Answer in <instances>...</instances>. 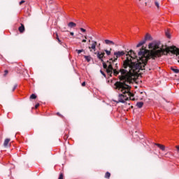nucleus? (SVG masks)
Here are the masks:
<instances>
[{
    "mask_svg": "<svg viewBox=\"0 0 179 179\" xmlns=\"http://www.w3.org/2000/svg\"><path fill=\"white\" fill-rule=\"evenodd\" d=\"M127 59L123 62L122 69H115L113 68V63H109V65L108 66V69L106 70V72L109 76H113V75L115 76H122V73H121V71H125L126 73H129V75H133L131 76V82H134V79H135V77L138 76V73L141 72V71H143L142 69V66L141 65V63L137 62H133L132 59H135V58H138L136 56V54L134 50H131L129 52H127ZM129 56V57H128Z\"/></svg>",
    "mask_w": 179,
    "mask_h": 179,
    "instance_id": "1",
    "label": "nucleus"
},
{
    "mask_svg": "<svg viewBox=\"0 0 179 179\" xmlns=\"http://www.w3.org/2000/svg\"><path fill=\"white\" fill-rule=\"evenodd\" d=\"M122 76H120V80L117 81L114 86L115 90L121 92L123 94H128L129 97V100H132V101H135V98L134 97V94L131 92V86L128 85V83H132V74H129L125 72V70H121Z\"/></svg>",
    "mask_w": 179,
    "mask_h": 179,
    "instance_id": "2",
    "label": "nucleus"
},
{
    "mask_svg": "<svg viewBox=\"0 0 179 179\" xmlns=\"http://www.w3.org/2000/svg\"><path fill=\"white\" fill-rule=\"evenodd\" d=\"M125 55V52L124 50L122 51H117L114 52V59L110 58L109 60L107 61L108 64H113V62H115L120 57H124Z\"/></svg>",
    "mask_w": 179,
    "mask_h": 179,
    "instance_id": "3",
    "label": "nucleus"
},
{
    "mask_svg": "<svg viewBox=\"0 0 179 179\" xmlns=\"http://www.w3.org/2000/svg\"><path fill=\"white\" fill-rule=\"evenodd\" d=\"M126 94L122 93L119 94L118 95V101L117 103H125V101H128L129 100V98L125 95Z\"/></svg>",
    "mask_w": 179,
    "mask_h": 179,
    "instance_id": "4",
    "label": "nucleus"
},
{
    "mask_svg": "<svg viewBox=\"0 0 179 179\" xmlns=\"http://www.w3.org/2000/svg\"><path fill=\"white\" fill-rule=\"evenodd\" d=\"M148 40H149L150 41H152V36H150V34H147L145 35V39L143 41H141L137 45V48L141 47V45H143V44H145L146 43V41H148Z\"/></svg>",
    "mask_w": 179,
    "mask_h": 179,
    "instance_id": "5",
    "label": "nucleus"
},
{
    "mask_svg": "<svg viewBox=\"0 0 179 179\" xmlns=\"http://www.w3.org/2000/svg\"><path fill=\"white\" fill-rule=\"evenodd\" d=\"M95 54H96L98 59L101 61V62H103V59L105 58L104 55H106V53L104 52H96Z\"/></svg>",
    "mask_w": 179,
    "mask_h": 179,
    "instance_id": "6",
    "label": "nucleus"
},
{
    "mask_svg": "<svg viewBox=\"0 0 179 179\" xmlns=\"http://www.w3.org/2000/svg\"><path fill=\"white\" fill-rule=\"evenodd\" d=\"M92 44L91 45V46H89V50H90V51H92V50H93L94 51H96V45H97V42L96 41H92Z\"/></svg>",
    "mask_w": 179,
    "mask_h": 179,
    "instance_id": "7",
    "label": "nucleus"
},
{
    "mask_svg": "<svg viewBox=\"0 0 179 179\" xmlns=\"http://www.w3.org/2000/svg\"><path fill=\"white\" fill-rule=\"evenodd\" d=\"M155 145L157 146L158 148H159V149H161V150L164 151L166 150V147L162 144L155 143Z\"/></svg>",
    "mask_w": 179,
    "mask_h": 179,
    "instance_id": "8",
    "label": "nucleus"
},
{
    "mask_svg": "<svg viewBox=\"0 0 179 179\" xmlns=\"http://www.w3.org/2000/svg\"><path fill=\"white\" fill-rule=\"evenodd\" d=\"M9 142H10V138H6V139L4 141L3 146H4L5 148H7V147H8V145H9Z\"/></svg>",
    "mask_w": 179,
    "mask_h": 179,
    "instance_id": "9",
    "label": "nucleus"
},
{
    "mask_svg": "<svg viewBox=\"0 0 179 179\" xmlns=\"http://www.w3.org/2000/svg\"><path fill=\"white\" fill-rule=\"evenodd\" d=\"M68 26L72 29L73 27H76V23L73 22H70L69 24H68Z\"/></svg>",
    "mask_w": 179,
    "mask_h": 179,
    "instance_id": "10",
    "label": "nucleus"
},
{
    "mask_svg": "<svg viewBox=\"0 0 179 179\" xmlns=\"http://www.w3.org/2000/svg\"><path fill=\"white\" fill-rule=\"evenodd\" d=\"M20 33H23L24 31V25L21 24V26L18 28Z\"/></svg>",
    "mask_w": 179,
    "mask_h": 179,
    "instance_id": "11",
    "label": "nucleus"
},
{
    "mask_svg": "<svg viewBox=\"0 0 179 179\" xmlns=\"http://www.w3.org/2000/svg\"><path fill=\"white\" fill-rule=\"evenodd\" d=\"M136 106L138 108H142L143 107V102H137Z\"/></svg>",
    "mask_w": 179,
    "mask_h": 179,
    "instance_id": "12",
    "label": "nucleus"
},
{
    "mask_svg": "<svg viewBox=\"0 0 179 179\" xmlns=\"http://www.w3.org/2000/svg\"><path fill=\"white\" fill-rule=\"evenodd\" d=\"M106 44H112V45H114L115 44L113 41H110L108 39L105 40Z\"/></svg>",
    "mask_w": 179,
    "mask_h": 179,
    "instance_id": "13",
    "label": "nucleus"
},
{
    "mask_svg": "<svg viewBox=\"0 0 179 179\" xmlns=\"http://www.w3.org/2000/svg\"><path fill=\"white\" fill-rule=\"evenodd\" d=\"M105 178H107V179H108V178H110V177H111V173H110V172H106V173H105Z\"/></svg>",
    "mask_w": 179,
    "mask_h": 179,
    "instance_id": "14",
    "label": "nucleus"
},
{
    "mask_svg": "<svg viewBox=\"0 0 179 179\" xmlns=\"http://www.w3.org/2000/svg\"><path fill=\"white\" fill-rule=\"evenodd\" d=\"M84 58L87 61V62H90L92 60V57L90 56H84Z\"/></svg>",
    "mask_w": 179,
    "mask_h": 179,
    "instance_id": "15",
    "label": "nucleus"
},
{
    "mask_svg": "<svg viewBox=\"0 0 179 179\" xmlns=\"http://www.w3.org/2000/svg\"><path fill=\"white\" fill-rule=\"evenodd\" d=\"M102 64H103V68L104 69H106V71H107V69H108V67L107 66V64H106V62H104V61H103Z\"/></svg>",
    "mask_w": 179,
    "mask_h": 179,
    "instance_id": "16",
    "label": "nucleus"
},
{
    "mask_svg": "<svg viewBox=\"0 0 179 179\" xmlns=\"http://www.w3.org/2000/svg\"><path fill=\"white\" fill-rule=\"evenodd\" d=\"M171 71L174 72L175 73H179V70L178 69H174L173 67L171 68Z\"/></svg>",
    "mask_w": 179,
    "mask_h": 179,
    "instance_id": "17",
    "label": "nucleus"
},
{
    "mask_svg": "<svg viewBox=\"0 0 179 179\" xmlns=\"http://www.w3.org/2000/svg\"><path fill=\"white\" fill-rule=\"evenodd\" d=\"M111 48L110 49V50H104V51L106 52V55H111Z\"/></svg>",
    "mask_w": 179,
    "mask_h": 179,
    "instance_id": "18",
    "label": "nucleus"
},
{
    "mask_svg": "<svg viewBox=\"0 0 179 179\" xmlns=\"http://www.w3.org/2000/svg\"><path fill=\"white\" fill-rule=\"evenodd\" d=\"M30 99H32L33 100L37 99V96L34 94H32L31 96H30Z\"/></svg>",
    "mask_w": 179,
    "mask_h": 179,
    "instance_id": "19",
    "label": "nucleus"
},
{
    "mask_svg": "<svg viewBox=\"0 0 179 179\" xmlns=\"http://www.w3.org/2000/svg\"><path fill=\"white\" fill-rule=\"evenodd\" d=\"M76 52H78V54H80L81 52H83V51H85L83 49H81V50H76Z\"/></svg>",
    "mask_w": 179,
    "mask_h": 179,
    "instance_id": "20",
    "label": "nucleus"
},
{
    "mask_svg": "<svg viewBox=\"0 0 179 179\" xmlns=\"http://www.w3.org/2000/svg\"><path fill=\"white\" fill-rule=\"evenodd\" d=\"M155 6H157V8L159 9V8H160V5L159 4V2L155 1Z\"/></svg>",
    "mask_w": 179,
    "mask_h": 179,
    "instance_id": "21",
    "label": "nucleus"
},
{
    "mask_svg": "<svg viewBox=\"0 0 179 179\" xmlns=\"http://www.w3.org/2000/svg\"><path fill=\"white\" fill-rule=\"evenodd\" d=\"M17 87V85H15L14 87H13L12 92H15Z\"/></svg>",
    "mask_w": 179,
    "mask_h": 179,
    "instance_id": "22",
    "label": "nucleus"
},
{
    "mask_svg": "<svg viewBox=\"0 0 179 179\" xmlns=\"http://www.w3.org/2000/svg\"><path fill=\"white\" fill-rule=\"evenodd\" d=\"M8 70L4 71L3 76H6L8 75Z\"/></svg>",
    "mask_w": 179,
    "mask_h": 179,
    "instance_id": "23",
    "label": "nucleus"
},
{
    "mask_svg": "<svg viewBox=\"0 0 179 179\" xmlns=\"http://www.w3.org/2000/svg\"><path fill=\"white\" fill-rule=\"evenodd\" d=\"M80 30L81 31H83V33H86V29H83V28H80Z\"/></svg>",
    "mask_w": 179,
    "mask_h": 179,
    "instance_id": "24",
    "label": "nucleus"
},
{
    "mask_svg": "<svg viewBox=\"0 0 179 179\" xmlns=\"http://www.w3.org/2000/svg\"><path fill=\"white\" fill-rule=\"evenodd\" d=\"M59 179H64V175H62V173L59 175Z\"/></svg>",
    "mask_w": 179,
    "mask_h": 179,
    "instance_id": "25",
    "label": "nucleus"
},
{
    "mask_svg": "<svg viewBox=\"0 0 179 179\" xmlns=\"http://www.w3.org/2000/svg\"><path fill=\"white\" fill-rule=\"evenodd\" d=\"M101 75H103V76H104V78H106V73H103V71H102L101 70L100 71Z\"/></svg>",
    "mask_w": 179,
    "mask_h": 179,
    "instance_id": "26",
    "label": "nucleus"
},
{
    "mask_svg": "<svg viewBox=\"0 0 179 179\" xmlns=\"http://www.w3.org/2000/svg\"><path fill=\"white\" fill-rule=\"evenodd\" d=\"M39 106H40V103H37L35 105V108H38Z\"/></svg>",
    "mask_w": 179,
    "mask_h": 179,
    "instance_id": "27",
    "label": "nucleus"
},
{
    "mask_svg": "<svg viewBox=\"0 0 179 179\" xmlns=\"http://www.w3.org/2000/svg\"><path fill=\"white\" fill-rule=\"evenodd\" d=\"M56 38H57V40H59V36H58V34L57 33H56Z\"/></svg>",
    "mask_w": 179,
    "mask_h": 179,
    "instance_id": "28",
    "label": "nucleus"
},
{
    "mask_svg": "<svg viewBox=\"0 0 179 179\" xmlns=\"http://www.w3.org/2000/svg\"><path fill=\"white\" fill-rule=\"evenodd\" d=\"M81 85H82L83 87L86 86V82H83Z\"/></svg>",
    "mask_w": 179,
    "mask_h": 179,
    "instance_id": "29",
    "label": "nucleus"
},
{
    "mask_svg": "<svg viewBox=\"0 0 179 179\" xmlns=\"http://www.w3.org/2000/svg\"><path fill=\"white\" fill-rule=\"evenodd\" d=\"M24 0H22L20 2V5H22V3H24Z\"/></svg>",
    "mask_w": 179,
    "mask_h": 179,
    "instance_id": "30",
    "label": "nucleus"
},
{
    "mask_svg": "<svg viewBox=\"0 0 179 179\" xmlns=\"http://www.w3.org/2000/svg\"><path fill=\"white\" fill-rule=\"evenodd\" d=\"M115 69H118V63L115 64Z\"/></svg>",
    "mask_w": 179,
    "mask_h": 179,
    "instance_id": "31",
    "label": "nucleus"
},
{
    "mask_svg": "<svg viewBox=\"0 0 179 179\" xmlns=\"http://www.w3.org/2000/svg\"><path fill=\"white\" fill-rule=\"evenodd\" d=\"M166 36L168 37V38H170V35L169 34V33H166Z\"/></svg>",
    "mask_w": 179,
    "mask_h": 179,
    "instance_id": "32",
    "label": "nucleus"
},
{
    "mask_svg": "<svg viewBox=\"0 0 179 179\" xmlns=\"http://www.w3.org/2000/svg\"><path fill=\"white\" fill-rule=\"evenodd\" d=\"M78 24H79V26H80V24H83V22H78Z\"/></svg>",
    "mask_w": 179,
    "mask_h": 179,
    "instance_id": "33",
    "label": "nucleus"
},
{
    "mask_svg": "<svg viewBox=\"0 0 179 179\" xmlns=\"http://www.w3.org/2000/svg\"><path fill=\"white\" fill-rule=\"evenodd\" d=\"M176 148L178 152H179V145H176Z\"/></svg>",
    "mask_w": 179,
    "mask_h": 179,
    "instance_id": "34",
    "label": "nucleus"
},
{
    "mask_svg": "<svg viewBox=\"0 0 179 179\" xmlns=\"http://www.w3.org/2000/svg\"><path fill=\"white\" fill-rule=\"evenodd\" d=\"M70 34H71V36H74V33L73 32H70Z\"/></svg>",
    "mask_w": 179,
    "mask_h": 179,
    "instance_id": "35",
    "label": "nucleus"
},
{
    "mask_svg": "<svg viewBox=\"0 0 179 179\" xmlns=\"http://www.w3.org/2000/svg\"><path fill=\"white\" fill-rule=\"evenodd\" d=\"M57 41H58V43H59V44H62V43H61V40L59 38V40H57Z\"/></svg>",
    "mask_w": 179,
    "mask_h": 179,
    "instance_id": "36",
    "label": "nucleus"
},
{
    "mask_svg": "<svg viewBox=\"0 0 179 179\" xmlns=\"http://www.w3.org/2000/svg\"><path fill=\"white\" fill-rule=\"evenodd\" d=\"M82 43H86V39H83V40L82 41Z\"/></svg>",
    "mask_w": 179,
    "mask_h": 179,
    "instance_id": "37",
    "label": "nucleus"
},
{
    "mask_svg": "<svg viewBox=\"0 0 179 179\" xmlns=\"http://www.w3.org/2000/svg\"><path fill=\"white\" fill-rule=\"evenodd\" d=\"M85 40L87 39V36H85Z\"/></svg>",
    "mask_w": 179,
    "mask_h": 179,
    "instance_id": "38",
    "label": "nucleus"
},
{
    "mask_svg": "<svg viewBox=\"0 0 179 179\" xmlns=\"http://www.w3.org/2000/svg\"><path fill=\"white\" fill-rule=\"evenodd\" d=\"M64 139H68V137L66 136H64Z\"/></svg>",
    "mask_w": 179,
    "mask_h": 179,
    "instance_id": "39",
    "label": "nucleus"
},
{
    "mask_svg": "<svg viewBox=\"0 0 179 179\" xmlns=\"http://www.w3.org/2000/svg\"><path fill=\"white\" fill-rule=\"evenodd\" d=\"M57 115H61L59 114V113H57Z\"/></svg>",
    "mask_w": 179,
    "mask_h": 179,
    "instance_id": "40",
    "label": "nucleus"
},
{
    "mask_svg": "<svg viewBox=\"0 0 179 179\" xmlns=\"http://www.w3.org/2000/svg\"><path fill=\"white\" fill-rule=\"evenodd\" d=\"M145 6H146V5H148V3H147V2H145Z\"/></svg>",
    "mask_w": 179,
    "mask_h": 179,
    "instance_id": "41",
    "label": "nucleus"
},
{
    "mask_svg": "<svg viewBox=\"0 0 179 179\" xmlns=\"http://www.w3.org/2000/svg\"><path fill=\"white\" fill-rule=\"evenodd\" d=\"M89 43H90V40H89Z\"/></svg>",
    "mask_w": 179,
    "mask_h": 179,
    "instance_id": "42",
    "label": "nucleus"
}]
</instances>
